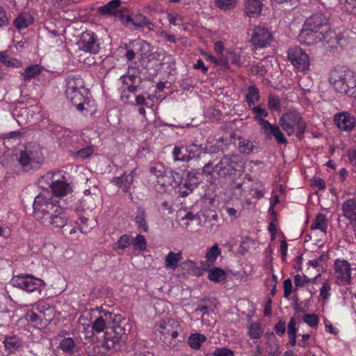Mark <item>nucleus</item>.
<instances>
[{"label":"nucleus","instance_id":"obj_26","mask_svg":"<svg viewBox=\"0 0 356 356\" xmlns=\"http://www.w3.org/2000/svg\"><path fill=\"white\" fill-rule=\"evenodd\" d=\"M181 252H170L165 257V266L166 268L175 270L179 263L182 259Z\"/></svg>","mask_w":356,"mask_h":356},{"label":"nucleus","instance_id":"obj_33","mask_svg":"<svg viewBox=\"0 0 356 356\" xmlns=\"http://www.w3.org/2000/svg\"><path fill=\"white\" fill-rule=\"evenodd\" d=\"M208 279L216 283L220 282L226 277V273L224 270L220 268L211 267L207 270Z\"/></svg>","mask_w":356,"mask_h":356},{"label":"nucleus","instance_id":"obj_30","mask_svg":"<svg viewBox=\"0 0 356 356\" xmlns=\"http://www.w3.org/2000/svg\"><path fill=\"white\" fill-rule=\"evenodd\" d=\"M180 181L181 177L179 173L174 171L171 168H168L165 179L163 181L159 180L158 183L161 184L162 186H177L179 184Z\"/></svg>","mask_w":356,"mask_h":356},{"label":"nucleus","instance_id":"obj_47","mask_svg":"<svg viewBox=\"0 0 356 356\" xmlns=\"http://www.w3.org/2000/svg\"><path fill=\"white\" fill-rule=\"evenodd\" d=\"M134 49L141 57L146 56L149 51V44L144 40H137L134 44Z\"/></svg>","mask_w":356,"mask_h":356},{"label":"nucleus","instance_id":"obj_48","mask_svg":"<svg viewBox=\"0 0 356 356\" xmlns=\"http://www.w3.org/2000/svg\"><path fill=\"white\" fill-rule=\"evenodd\" d=\"M75 347L74 341L71 337L65 338L60 342V349L68 354H72Z\"/></svg>","mask_w":356,"mask_h":356},{"label":"nucleus","instance_id":"obj_43","mask_svg":"<svg viewBox=\"0 0 356 356\" xmlns=\"http://www.w3.org/2000/svg\"><path fill=\"white\" fill-rule=\"evenodd\" d=\"M0 61L8 67L19 68L22 66L19 60L9 57L5 52H0Z\"/></svg>","mask_w":356,"mask_h":356},{"label":"nucleus","instance_id":"obj_41","mask_svg":"<svg viewBox=\"0 0 356 356\" xmlns=\"http://www.w3.org/2000/svg\"><path fill=\"white\" fill-rule=\"evenodd\" d=\"M187 147L176 145L172 150V156L175 161H188Z\"/></svg>","mask_w":356,"mask_h":356},{"label":"nucleus","instance_id":"obj_34","mask_svg":"<svg viewBox=\"0 0 356 356\" xmlns=\"http://www.w3.org/2000/svg\"><path fill=\"white\" fill-rule=\"evenodd\" d=\"M168 168L161 162L151 163L149 172L158 179H165Z\"/></svg>","mask_w":356,"mask_h":356},{"label":"nucleus","instance_id":"obj_11","mask_svg":"<svg viewBox=\"0 0 356 356\" xmlns=\"http://www.w3.org/2000/svg\"><path fill=\"white\" fill-rule=\"evenodd\" d=\"M288 59L292 65L299 72L307 73L310 67L309 55L300 47H296L289 49Z\"/></svg>","mask_w":356,"mask_h":356},{"label":"nucleus","instance_id":"obj_29","mask_svg":"<svg viewBox=\"0 0 356 356\" xmlns=\"http://www.w3.org/2000/svg\"><path fill=\"white\" fill-rule=\"evenodd\" d=\"M207 341V337L200 333H192L188 339V344L193 350H199L202 345Z\"/></svg>","mask_w":356,"mask_h":356},{"label":"nucleus","instance_id":"obj_51","mask_svg":"<svg viewBox=\"0 0 356 356\" xmlns=\"http://www.w3.org/2000/svg\"><path fill=\"white\" fill-rule=\"evenodd\" d=\"M94 151V147L88 145L74 152V156L81 159H86L90 157Z\"/></svg>","mask_w":356,"mask_h":356},{"label":"nucleus","instance_id":"obj_27","mask_svg":"<svg viewBox=\"0 0 356 356\" xmlns=\"http://www.w3.org/2000/svg\"><path fill=\"white\" fill-rule=\"evenodd\" d=\"M42 70L43 67L39 65H31L19 74L23 80L26 81L38 76L41 74Z\"/></svg>","mask_w":356,"mask_h":356},{"label":"nucleus","instance_id":"obj_12","mask_svg":"<svg viewBox=\"0 0 356 356\" xmlns=\"http://www.w3.org/2000/svg\"><path fill=\"white\" fill-rule=\"evenodd\" d=\"M272 39V34L267 28L258 26L253 29L250 40L256 48H265L270 45Z\"/></svg>","mask_w":356,"mask_h":356},{"label":"nucleus","instance_id":"obj_60","mask_svg":"<svg viewBox=\"0 0 356 356\" xmlns=\"http://www.w3.org/2000/svg\"><path fill=\"white\" fill-rule=\"evenodd\" d=\"M41 111V108L40 106H38V105H35V106H30L29 108H23L22 111V114H26L28 116V120L29 121H31V119H33V114H40Z\"/></svg>","mask_w":356,"mask_h":356},{"label":"nucleus","instance_id":"obj_1","mask_svg":"<svg viewBox=\"0 0 356 356\" xmlns=\"http://www.w3.org/2000/svg\"><path fill=\"white\" fill-rule=\"evenodd\" d=\"M35 218L44 226L63 227L68 221L65 209L50 193H40L35 197L33 204Z\"/></svg>","mask_w":356,"mask_h":356},{"label":"nucleus","instance_id":"obj_37","mask_svg":"<svg viewBox=\"0 0 356 356\" xmlns=\"http://www.w3.org/2000/svg\"><path fill=\"white\" fill-rule=\"evenodd\" d=\"M135 222L139 229H141L145 232L148 231V225L146 221V214L143 209H137Z\"/></svg>","mask_w":356,"mask_h":356},{"label":"nucleus","instance_id":"obj_59","mask_svg":"<svg viewBox=\"0 0 356 356\" xmlns=\"http://www.w3.org/2000/svg\"><path fill=\"white\" fill-rule=\"evenodd\" d=\"M123 79V83L124 85V89H127L131 92H135L137 86L134 85L136 78L132 76H127L122 78Z\"/></svg>","mask_w":356,"mask_h":356},{"label":"nucleus","instance_id":"obj_39","mask_svg":"<svg viewBox=\"0 0 356 356\" xmlns=\"http://www.w3.org/2000/svg\"><path fill=\"white\" fill-rule=\"evenodd\" d=\"M61 177L62 172L60 171L56 172H49L41 178L40 183L46 184V185L52 189L53 186H54V184H56Z\"/></svg>","mask_w":356,"mask_h":356},{"label":"nucleus","instance_id":"obj_18","mask_svg":"<svg viewBox=\"0 0 356 356\" xmlns=\"http://www.w3.org/2000/svg\"><path fill=\"white\" fill-rule=\"evenodd\" d=\"M261 129L268 138L273 136L277 143L281 144H286L287 143L286 139L277 125L268 122Z\"/></svg>","mask_w":356,"mask_h":356},{"label":"nucleus","instance_id":"obj_10","mask_svg":"<svg viewBox=\"0 0 356 356\" xmlns=\"http://www.w3.org/2000/svg\"><path fill=\"white\" fill-rule=\"evenodd\" d=\"M85 91L84 82L81 78L76 76L67 78L65 95L67 98L74 104L83 99Z\"/></svg>","mask_w":356,"mask_h":356},{"label":"nucleus","instance_id":"obj_64","mask_svg":"<svg viewBox=\"0 0 356 356\" xmlns=\"http://www.w3.org/2000/svg\"><path fill=\"white\" fill-rule=\"evenodd\" d=\"M213 356H234V352L229 349L220 348H217L213 353Z\"/></svg>","mask_w":356,"mask_h":356},{"label":"nucleus","instance_id":"obj_56","mask_svg":"<svg viewBox=\"0 0 356 356\" xmlns=\"http://www.w3.org/2000/svg\"><path fill=\"white\" fill-rule=\"evenodd\" d=\"M253 143L248 139H241L238 143V149L241 153L250 154L253 149Z\"/></svg>","mask_w":356,"mask_h":356},{"label":"nucleus","instance_id":"obj_52","mask_svg":"<svg viewBox=\"0 0 356 356\" xmlns=\"http://www.w3.org/2000/svg\"><path fill=\"white\" fill-rule=\"evenodd\" d=\"M181 219L187 220L184 225L186 228L190 232L195 231L194 229L191 227V222L195 221L197 224H199L200 222V219L197 216V215L193 214L192 212H187Z\"/></svg>","mask_w":356,"mask_h":356},{"label":"nucleus","instance_id":"obj_40","mask_svg":"<svg viewBox=\"0 0 356 356\" xmlns=\"http://www.w3.org/2000/svg\"><path fill=\"white\" fill-rule=\"evenodd\" d=\"M187 152L188 161L192 159L197 160L207 154L206 151L202 147L195 145L187 146Z\"/></svg>","mask_w":356,"mask_h":356},{"label":"nucleus","instance_id":"obj_55","mask_svg":"<svg viewBox=\"0 0 356 356\" xmlns=\"http://www.w3.org/2000/svg\"><path fill=\"white\" fill-rule=\"evenodd\" d=\"M302 321L311 327H316L319 323L318 315L314 314H306L302 316Z\"/></svg>","mask_w":356,"mask_h":356},{"label":"nucleus","instance_id":"obj_13","mask_svg":"<svg viewBox=\"0 0 356 356\" xmlns=\"http://www.w3.org/2000/svg\"><path fill=\"white\" fill-rule=\"evenodd\" d=\"M77 44L79 49L85 52L96 54L99 49L97 35L91 31L82 33Z\"/></svg>","mask_w":356,"mask_h":356},{"label":"nucleus","instance_id":"obj_38","mask_svg":"<svg viewBox=\"0 0 356 356\" xmlns=\"http://www.w3.org/2000/svg\"><path fill=\"white\" fill-rule=\"evenodd\" d=\"M3 343L8 353L16 351L22 344L20 339L16 336L6 337Z\"/></svg>","mask_w":356,"mask_h":356},{"label":"nucleus","instance_id":"obj_8","mask_svg":"<svg viewBox=\"0 0 356 356\" xmlns=\"http://www.w3.org/2000/svg\"><path fill=\"white\" fill-rule=\"evenodd\" d=\"M280 125L288 136H291L297 129L296 136L300 137L305 131L306 123L300 113L289 110L280 119Z\"/></svg>","mask_w":356,"mask_h":356},{"label":"nucleus","instance_id":"obj_62","mask_svg":"<svg viewBox=\"0 0 356 356\" xmlns=\"http://www.w3.org/2000/svg\"><path fill=\"white\" fill-rule=\"evenodd\" d=\"M268 106L270 110L277 111L280 107V102L277 97L271 95L268 98Z\"/></svg>","mask_w":356,"mask_h":356},{"label":"nucleus","instance_id":"obj_50","mask_svg":"<svg viewBox=\"0 0 356 356\" xmlns=\"http://www.w3.org/2000/svg\"><path fill=\"white\" fill-rule=\"evenodd\" d=\"M327 254L323 252L318 257L309 260L308 264L315 268H322L323 264L327 260Z\"/></svg>","mask_w":356,"mask_h":356},{"label":"nucleus","instance_id":"obj_19","mask_svg":"<svg viewBox=\"0 0 356 356\" xmlns=\"http://www.w3.org/2000/svg\"><path fill=\"white\" fill-rule=\"evenodd\" d=\"M342 215L351 222H356V198H349L341 204Z\"/></svg>","mask_w":356,"mask_h":356},{"label":"nucleus","instance_id":"obj_5","mask_svg":"<svg viewBox=\"0 0 356 356\" xmlns=\"http://www.w3.org/2000/svg\"><path fill=\"white\" fill-rule=\"evenodd\" d=\"M83 316L86 318H90L91 325L84 327L86 333L89 332V329H92V334L102 333L108 331L111 324L115 321L116 316L110 312H106L102 309H94L89 313Z\"/></svg>","mask_w":356,"mask_h":356},{"label":"nucleus","instance_id":"obj_54","mask_svg":"<svg viewBox=\"0 0 356 356\" xmlns=\"http://www.w3.org/2000/svg\"><path fill=\"white\" fill-rule=\"evenodd\" d=\"M249 336L252 339H259L261 336L262 331L261 326L257 323H251L248 326Z\"/></svg>","mask_w":356,"mask_h":356},{"label":"nucleus","instance_id":"obj_3","mask_svg":"<svg viewBox=\"0 0 356 356\" xmlns=\"http://www.w3.org/2000/svg\"><path fill=\"white\" fill-rule=\"evenodd\" d=\"M244 170V162L243 159L237 155L225 156L220 162L211 170L210 163L204 165L202 172L207 177L212 175L213 171L216 172L220 177H226L232 175L236 172H242Z\"/></svg>","mask_w":356,"mask_h":356},{"label":"nucleus","instance_id":"obj_63","mask_svg":"<svg viewBox=\"0 0 356 356\" xmlns=\"http://www.w3.org/2000/svg\"><path fill=\"white\" fill-rule=\"evenodd\" d=\"M80 222H80L78 229L81 233L86 234V233L89 232V231L92 229V227L89 226V225H88V219L86 218H81Z\"/></svg>","mask_w":356,"mask_h":356},{"label":"nucleus","instance_id":"obj_25","mask_svg":"<svg viewBox=\"0 0 356 356\" xmlns=\"http://www.w3.org/2000/svg\"><path fill=\"white\" fill-rule=\"evenodd\" d=\"M34 21L32 15L29 13H24L17 16L14 20V25L19 31L27 28Z\"/></svg>","mask_w":356,"mask_h":356},{"label":"nucleus","instance_id":"obj_2","mask_svg":"<svg viewBox=\"0 0 356 356\" xmlns=\"http://www.w3.org/2000/svg\"><path fill=\"white\" fill-rule=\"evenodd\" d=\"M183 327L173 318H165L157 321L153 327L154 339L167 347L175 348L185 340L182 334Z\"/></svg>","mask_w":356,"mask_h":356},{"label":"nucleus","instance_id":"obj_28","mask_svg":"<svg viewBox=\"0 0 356 356\" xmlns=\"http://www.w3.org/2000/svg\"><path fill=\"white\" fill-rule=\"evenodd\" d=\"M202 176L201 173L195 171L188 172L184 181V186L191 191L193 190L201 182Z\"/></svg>","mask_w":356,"mask_h":356},{"label":"nucleus","instance_id":"obj_7","mask_svg":"<svg viewBox=\"0 0 356 356\" xmlns=\"http://www.w3.org/2000/svg\"><path fill=\"white\" fill-rule=\"evenodd\" d=\"M333 277L339 286H348L356 280V268L343 259H337L333 265Z\"/></svg>","mask_w":356,"mask_h":356},{"label":"nucleus","instance_id":"obj_35","mask_svg":"<svg viewBox=\"0 0 356 356\" xmlns=\"http://www.w3.org/2000/svg\"><path fill=\"white\" fill-rule=\"evenodd\" d=\"M252 111L254 115V119L257 121L258 124L261 126V128L269 122L268 120H264V118L268 115V113L266 109L262 108L259 106H254L252 108Z\"/></svg>","mask_w":356,"mask_h":356},{"label":"nucleus","instance_id":"obj_32","mask_svg":"<svg viewBox=\"0 0 356 356\" xmlns=\"http://www.w3.org/2000/svg\"><path fill=\"white\" fill-rule=\"evenodd\" d=\"M25 318L34 327L40 329L45 325L42 317L39 316L34 311H28L25 315Z\"/></svg>","mask_w":356,"mask_h":356},{"label":"nucleus","instance_id":"obj_44","mask_svg":"<svg viewBox=\"0 0 356 356\" xmlns=\"http://www.w3.org/2000/svg\"><path fill=\"white\" fill-rule=\"evenodd\" d=\"M246 101L249 105L251 106L252 105H255L259 101V95L258 90L254 86H250L248 88V91L246 95Z\"/></svg>","mask_w":356,"mask_h":356},{"label":"nucleus","instance_id":"obj_9","mask_svg":"<svg viewBox=\"0 0 356 356\" xmlns=\"http://www.w3.org/2000/svg\"><path fill=\"white\" fill-rule=\"evenodd\" d=\"M11 284L29 293L41 290L44 286V282L30 274L15 275L10 280Z\"/></svg>","mask_w":356,"mask_h":356},{"label":"nucleus","instance_id":"obj_16","mask_svg":"<svg viewBox=\"0 0 356 356\" xmlns=\"http://www.w3.org/2000/svg\"><path fill=\"white\" fill-rule=\"evenodd\" d=\"M327 36L322 33L314 31L312 28L304 24L302 31L298 35V40L300 43L307 45H312L321 41L326 40Z\"/></svg>","mask_w":356,"mask_h":356},{"label":"nucleus","instance_id":"obj_15","mask_svg":"<svg viewBox=\"0 0 356 356\" xmlns=\"http://www.w3.org/2000/svg\"><path fill=\"white\" fill-rule=\"evenodd\" d=\"M305 24L327 37L333 33L330 30L327 18L322 14L312 15L306 20Z\"/></svg>","mask_w":356,"mask_h":356},{"label":"nucleus","instance_id":"obj_23","mask_svg":"<svg viewBox=\"0 0 356 356\" xmlns=\"http://www.w3.org/2000/svg\"><path fill=\"white\" fill-rule=\"evenodd\" d=\"M134 176L132 172L129 174L124 173L120 177L114 178L112 182L120 186L124 192H128L133 182Z\"/></svg>","mask_w":356,"mask_h":356},{"label":"nucleus","instance_id":"obj_45","mask_svg":"<svg viewBox=\"0 0 356 356\" xmlns=\"http://www.w3.org/2000/svg\"><path fill=\"white\" fill-rule=\"evenodd\" d=\"M131 244L135 250L143 252L146 250L147 242L144 236L138 234L134 238H131Z\"/></svg>","mask_w":356,"mask_h":356},{"label":"nucleus","instance_id":"obj_31","mask_svg":"<svg viewBox=\"0 0 356 356\" xmlns=\"http://www.w3.org/2000/svg\"><path fill=\"white\" fill-rule=\"evenodd\" d=\"M261 7V0H245V12L249 16L260 13Z\"/></svg>","mask_w":356,"mask_h":356},{"label":"nucleus","instance_id":"obj_21","mask_svg":"<svg viewBox=\"0 0 356 356\" xmlns=\"http://www.w3.org/2000/svg\"><path fill=\"white\" fill-rule=\"evenodd\" d=\"M54 194L57 197L66 195L71 192V187L67 182L66 179L62 174L61 178H59L57 182L54 184V186L51 189Z\"/></svg>","mask_w":356,"mask_h":356},{"label":"nucleus","instance_id":"obj_49","mask_svg":"<svg viewBox=\"0 0 356 356\" xmlns=\"http://www.w3.org/2000/svg\"><path fill=\"white\" fill-rule=\"evenodd\" d=\"M271 61L269 60L268 58H265L258 63L257 66L254 70V72L257 74H261V76H264L271 68Z\"/></svg>","mask_w":356,"mask_h":356},{"label":"nucleus","instance_id":"obj_46","mask_svg":"<svg viewBox=\"0 0 356 356\" xmlns=\"http://www.w3.org/2000/svg\"><path fill=\"white\" fill-rule=\"evenodd\" d=\"M131 244V236L129 234L122 235L116 242L113 249L116 251L124 250Z\"/></svg>","mask_w":356,"mask_h":356},{"label":"nucleus","instance_id":"obj_57","mask_svg":"<svg viewBox=\"0 0 356 356\" xmlns=\"http://www.w3.org/2000/svg\"><path fill=\"white\" fill-rule=\"evenodd\" d=\"M135 99L136 105H142L148 108L154 106V97H152L150 95H148L147 98L143 95H137Z\"/></svg>","mask_w":356,"mask_h":356},{"label":"nucleus","instance_id":"obj_61","mask_svg":"<svg viewBox=\"0 0 356 356\" xmlns=\"http://www.w3.org/2000/svg\"><path fill=\"white\" fill-rule=\"evenodd\" d=\"M348 36V31L343 32L342 33H339L337 35H336V37H334L336 44L341 47H346L348 43V41L347 40Z\"/></svg>","mask_w":356,"mask_h":356},{"label":"nucleus","instance_id":"obj_17","mask_svg":"<svg viewBox=\"0 0 356 356\" xmlns=\"http://www.w3.org/2000/svg\"><path fill=\"white\" fill-rule=\"evenodd\" d=\"M355 118L347 112L337 114L334 116V123L339 129L345 131H350L355 126Z\"/></svg>","mask_w":356,"mask_h":356},{"label":"nucleus","instance_id":"obj_36","mask_svg":"<svg viewBox=\"0 0 356 356\" xmlns=\"http://www.w3.org/2000/svg\"><path fill=\"white\" fill-rule=\"evenodd\" d=\"M35 309L42 314L46 321H50L54 313V308L44 301H40L35 304Z\"/></svg>","mask_w":356,"mask_h":356},{"label":"nucleus","instance_id":"obj_20","mask_svg":"<svg viewBox=\"0 0 356 356\" xmlns=\"http://www.w3.org/2000/svg\"><path fill=\"white\" fill-rule=\"evenodd\" d=\"M311 230H319L325 236L328 228V220L323 213H318L311 225Z\"/></svg>","mask_w":356,"mask_h":356},{"label":"nucleus","instance_id":"obj_53","mask_svg":"<svg viewBox=\"0 0 356 356\" xmlns=\"http://www.w3.org/2000/svg\"><path fill=\"white\" fill-rule=\"evenodd\" d=\"M202 55L204 56V58L207 60H209L216 65H221L224 67H227L228 65L229 60L227 57H219L218 58H216L214 56H213L212 55H211L208 53H206V52L202 53Z\"/></svg>","mask_w":356,"mask_h":356},{"label":"nucleus","instance_id":"obj_22","mask_svg":"<svg viewBox=\"0 0 356 356\" xmlns=\"http://www.w3.org/2000/svg\"><path fill=\"white\" fill-rule=\"evenodd\" d=\"M77 109L83 112L86 115H92L97 111V106L92 99H85L74 104Z\"/></svg>","mask_w":356,"mask_h":356},{"label":"nucleus","instance_id":"obj_58","mask_svg":"<svg viewBox=\"0 0 356 356\" xmlns=\"http://www.w3.org/2000/svg\"><path fill=\"white\" fill-rule=\"evenodd\" d=\"M237 0H216V4L221 10H230L235 7Z\"/></svg>","mask_w":356,"mask_h":356},{"label":"nucleus","instance_id":"obj_6","mask_svg":"<svg viewBox=\"0 0 356 356\" xmlns=\"http://www.w3.org/2000/svg\"><path fill=\"white\" fill-rule=\"evenodd\" d=\"M16 160L24 170L37 168L43 161V156L39 145L35 143L27 144L24 149L16 155Z\"/></svg>","mask_w":356,"mask_h":356},{"label":"nucleus","instance_id":"obj_42","mask_svg":"<svg viewBox=\"0 0 356 356\" xmlns=\"http://www.w3.org/2000/svg\"><path fill=\"white\" fill-rule=\"evenodd\" d=\"M120 5V0H111L106 5L99 8V12L104 15H113Z\"/></svg>","mask_w":356,"mask_h":356},{"label":"nucleus","instance_id":"obj_24","mask_svg":"<svg viewBox=\"0 0 356 356\" xmlns=\"http://www.w3.org/2000/svg\"><path fill=\"white\" fill-rule=\"evenodd\" d=\"M221 254V250L218 244L215 243L211 248L207 250L205 253L206 264L207 267H211L216 261L217 258Z\"/></svg>","mask_w":356,"mask_h":356},{"label":"nucleus","instance_id":"obj_4","mask_svg":"<svg viewBox=\"0 0 356 356\" xmlns=\"http://www.w3.org/2000/svg\"><path fill=\"white\" fill-rule=\"evenodd\" d=\"M329 82L337 92L351 96L356 87V75L350 70L334 69L330 73Z\"/></svg>","mask_w":356,"mask_h":356},{"label":"nucleus","instance_id":"obj_14","mask_svg":"<svg viewBox=\"0 0 356 356\" xmlns=\"http://www.w3.org/2000/svg\"><path fill=\"white\" fill-rule=\"evenodd\" d=\"M125 336L124 328L119 325L110 327L108 330L105 332L104 346L108 350L115 348L117 343H120Z\"/></svg>","mask_w":356,"mask_h":356}]
</instances>
